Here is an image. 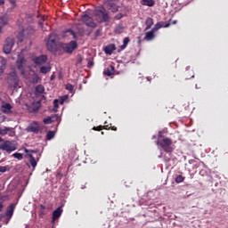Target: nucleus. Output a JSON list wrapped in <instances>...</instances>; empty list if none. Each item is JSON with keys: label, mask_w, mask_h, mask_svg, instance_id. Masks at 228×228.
<instances>
[{"label": "nucleus", "mask_w": 228, "mask_h": 228, "mask_svg": "<svg viewBox=\"0 0 228 228\" xmlns=\"http://www.w3.org/2000/svg\"><path fill=\"white\" fill-rule=\"evenodd\" d=\"M157 145L161 147L164 152L170 154V152H174V145L172 139L168 137H165L164 135L159 134L157 140Z\"/></svg>", "instance_id": "1"}, {"label": "nucleus", "mask_w": 228, "mask_h": 228, "mask_svg": "<svg viewBox=\"0 0 228 228\" xmlns=\"http://www.w3.org/2000/svg\"><path fill=\"white\" fill-rule=\"evenodd\" d=\"M94 15L96 21L100 24L102 22H110V14L106 12L104 7H99L94 10Z\"/></svg>", "instance_id": "2"}, {"label": "nucleus", "mask_w": 228, "mask_h": 228, "mask_svg": "<svg viewBox=\"0 0 228 228\" xmlns=\"http://www.w3.org/2000/svg\"><path fill=\"white\" fill-rule=\"evenodd\" d=\"M16 150L17 147H15V144L12 141H4L0 144V151H4V152H7V154H10Z\"/></svg>", "instance_id": "3"}, {"label": "nucleus", "mask_w": 228, "mask_h": 228, "mask_svg": "<svg viewBox=\"0 0 228 228\" xmlns=\"http://www.w3.org/2000/svg\"><path fill=\"white\" fill-rule=\"evenodd\" d=\"M56 40H58V36L54 33H51L46 43L48 51H56Z\"/></svg>", "instance_id": "4"}, {"label": "nucleus", "mask_w": 228, "mask_h": 228, "mask_svg": "<svg viewBox=\"0 0 228 228\" xmlns=\"http://www.w3.org/2000/svg\"><path fill=\"white\" fill-rule=\"evenodd\" d=\"M7 83L13 88H17V86H19V77H17V73H15V71L8 74Z\"/></svg>", "instance_id": "5"}, {"label": "nucleus", "mask_w": 228, "mask_h": 228, "mask_svg": "<svg viewBox=\"0 0 228 228\" xmlns=\"http://www.w3.org/2000/svg\"><path fill=\"white\" fill-rule=\"evenodd\" d=\"M61 47L63 51H65V53H68L69 54H72V53H74V51L77 49V42L70 41L69 43L62 44Z\"/></svg>", "instance_id": "6"}, {"label": "nucleus", "mask_w": 228, "mask_h": 228, "mask_svg": "<svg viewBox=\"0 0 228 228\" xmlns=\"http://www.w3.org/2000/svg\"><path fill=\"white\" fill-rule=\"evenodd\" d=\"M13 45H15L13 38L7 37L4 45V53L5 54H10V53H12V49H13Z\"/></svg>", "instance_id": "7"}, {"label": "nucleus", "mask_w": 228, "mask_h": 228, "mask_svg": "<svg viewBox=\"0 0 228 228\" xmlns=\"http://www.w3.org/2000/svg\"><path fill=\"white\" fill-rule=\"evenodd\" d=\"M82 22L89 28H97V23L94 21V19L88 14L82 16Z\"/></svg>", "instance_id": "8"}, {"label": "nucleus", "mask_w": 228, "mask_h": 228, "mask_svg": "<svg viewBox=\"0 0 228 228\" xmlns=\"http://www.w3.org/2000/svg\"><path fill=\"white\" fill-rule=\"evenodd\" d=\"M28 133H34L35 134H38L40 133V126L38 122L34 121L27 127Z\"/></svg>", "instance_id": "9"}, {"label": "nucleus", "mask_w": 228, "mask_h": 228, "mask_svg": "<svg viewBox=\"0 0 228 228\" xmlns=\"http://www.w3.org/2000/svg\"><path fill=\"white\" fill-rule=\"evenodd\" d=\"M16 63L18 70L20 72L22 76H24L26 74V68L24 67V63H26V59L20 58L16 61Z\"/></svg>", "instance_id": "10"}, {"label": "nucleus", "mask_w": 228, "mask_h": 228, "mask_svg": "<svg viewBox=\"0 0 228 228\" xmlns=\"http://www.w3.org/2000/svg\"><path fill=\"white\" fill-rule=\"evenodd\" d=\"M32 61H34L36 65H44V63L47 61V55H40L37 57H34L32 59Z\"/></svg>", "instance_id": "11"}, {"label": "nucleus", "mask_w": 228, "mask_h": 228, "mask_svg": "<svg viewBox=\"0 0 228 228\" xmlns=\"http://www.w3.org/2000/svg\"><path fill=\"white\" fill-rule=\"evenodd\" d=\"M61 213H63V207H58L53 213V222H56L60 216H61Z\"/></svg>", "instance_id": "12"}, {"label": "nucleus", "mask_w": 228, "mask_h": 228, "mask_svg": "<svg viewBox=\"0 0 228 228\" xmlns=\"http://www.w3.org/2000/svg\"><path fill=\"white\" fill-rule=\"evenodd\" d=\"M102 129H111V131H117V126H111V125H104L93 127V131H102Z\"/></svg>", "instance_id": "13"}, {"label": "nucleus", "mask_w": 228, "mask_h": 228, "mask_svg": "<svg viewBox=\"0 0 228 228\" xmlns=\"http://www.w3.org/2000/svg\"><path fill=\"white\" fill-rule=\"evenodd\" d=\"M170 24L171 23H165L163 21H160L158 22L151 30L156 33V31H158V29H161V28H170Z\"/></svg>", "instance_id": "14"}, {"label": "nucleus", "mask_w": 228, "mask_h": 228, "mask_svg": "<svg viewBox=\"0 0 228 228\" xmlns=\"http://www.w3.org/2000/svg\"><path fill=\"white\" fill-rule=\"evenodd\" d=\"M116 50H117V46L115 45V44H110V45L105 46L104 53H105V54L111 55V54H113V51H116Z\"/></svg>", "instance_id": "15"}, {"label": "nucleus", "mask_w": 228, "mask_h": 228, "mask_svg": "<svg viewBox=\"0 0 228 228\" xmlns=\"http://www.w3.org/2000/svg\"><path fill=\"white\" fill-rule=\"evenodd\" d=\"M12 106L10 103H5L4 105H2L1 107V110L3 111V113H5L6 115H10V113H12Z\"/></svg>", "instance_id": "16"}, {"label": "nucleus", "mask_w": 228, "mask_h": 228, "mask_svg": "<svg viewBox=\"0 0 228 228\" xmlns=\"http://www.w3.org/2000/svg\"><path fill=\"white\" fill-rule=\"evenodd\" d=\"M154 33L155 32L152 29L149 32H146L144 40H146V42H151V41L154 40V38H156V34H154Z\"/></svg>", "instance_id": "17"}, {"label": "nucleus", "mask_w": 228, "mask_h": 228, "mask_svg": "<svg viewBox=\"0 0 228 228\" xmlns=\"http://www.w3.org/2000/svg\"><path fill=\"white\" fill-rule=\"evenodd\" d=\"M10 136H13L15 134V132L13 131V128L11 127H4V128H0V134L3 136L6 135L7 133H10Z\"/></svg>", "instance_id": "18"}, {"label": "nucleus", "mask_w": 228, "mask_h": 228, "mask_svg": "<svg viewBox=\"0 0 228 228\" xmlns=\"http://www.w3.org/2000/svg\"><path fill=\"white\" fill-rule=\"evenodd\" d=\"M28 156L29 158V160H28L29 164H27V165H28V167H29V165H30L32 167V170H35V168H37V159L31 154H28Z\"/></svg>", "instance_id": "19"}, {"label": "nucleus", "mask_w": 228, "mask_h": 228, "mask_svg": "<svg viewBox=\"0 0 228 228\" xmlns=\"http://www.w3.org/2000/svg\"><path fill=\"white\" fill-rule=\"evenodd\" d=\"M14 209H15V207L13 206V203H12L7 208V210L5 213L6 216H8L9 218H12V216H13Z\"/></svg>", "instance_id": "20"}, {"label": "nucleus", "mask_w": 228, "mask_h": 228, "mask_svg": "<svg viewBox=\"0 0 228 228\" xmlns=\"http://www.w3.org/2000/svg\"><path fill=\"white\" fill-rule=\"evenodd\" d=\"M141 4H142V6L152 7L156 4V2L154 0H141Z\"/></svg>", "instance_id": "21"}, {"label": "nucleus", "mask_w": 228, "mask_h": 228, "mask_svg": "<svg viewBox=\"0 0 228 228\" xmlns=\"http://www.w3.org/2000/svg\"><path fill=\"white\" fill-rule=\"evenodd\" d=\"M64 37H71V38H77V36L76 35V32L72 29H67L64 32Z\"/></svg>", "instance_id": "22"}, {"label": "nucleus", "mask_w": 228, "mask_h": 228, "mask_svg": "<svg viewBox=\"0 0 228 228\" xmlns=\"http://www.w3.org/2000/svg\"><path fill=\"white\" fill-rule=\"evenodd\" d=\"M146 28L145 30L151 29L152 28V25L154 24V20L152 18H147L145 20Z\"/></svg>", "instance_id": "23"}, {"label": "nucleus", "mask_w": 228, "mask_h": 228, "mask_svg": "<svg viewBox=\"0 0 228 228\" xmlns=\"http://www.w3.org/2000/svg\"><path fill=\"white\" fill-rule=\"evenodd\" d=\"M109 10H110L112 13H117V12H118V6H117V4H115L114 3H110Z\"/></svg>", "instance_id": "24"}, {"label": "nucleus", "mask_w": 228, "mask_h": 228, "mask_svg": "<svg viewBox=\"0 0 228 228\" xmlns=\"http://www.w3.org/2000/svg\"><path fill=\"white\" fill-rule=\"evenodd\" d=\"M41 74H47V72H51V67L50 66H42L40 68Z\"/></svg>", "instance_id": "25"}, {"label": "nucleus", "mask_w": 228, "mask_h": 228, "mask_svg": "<svg viewBox=\"0 0 228 228\" xmlns=\"http://www.w3.org/2000/svg\"><path fill=\"white\" fill-rule=\"evenodd\" d=\"M44 92H45V89L44 88V86L38 85V86H36V94H44Z\"/></svg>", "instance_id": "26"}, {"label": "nucleus", "mask_w": 228, "mask_h": 228, "mask_svg": "<svg viewBox=\"0 0 228 228\" xmlns=\"http://www.w3.org/2000/svg\"><path fill=\"white\" fill-rule=\"evenodd\" d=\"M0 24H2V26H6V24H8V17H6V15L0 17Z\"/></svg>", "instance_id": "27"}, {"label": "nucleus", "mask_w": 228, "mask_h": 228, "mask_svg": "<svg viewBox=\"0 0 228 228\" xmlns=\"http://www.w3.org/2000/svg\"><path fill=\"white\" fill-rule=\"evenodd\" d=\"M60 102L58 101V99H55L54 101H53V111L54 112V113H56L57 111H58V108H60Z\"/></svg>", "instance_id": "28"}, {"label": "nucleus", "mask_w": 228, "mask_h": 228, "mask_svg": "<svg viewBox=\"0 0 228 228\" xmlns=\"http://www.w3.org/2000/svg\"><path fill=\"white\" fill-rule=\"evenodd\" d=\"M163 158L165 163H170V160L172 159V152L167 153V155H164Z\"/></svg>", "instance_id": "29"}, {"label": "nucleus", "mask_w": 228, "mask_h": 228, "mask_svg": "<svg viewBox=\"0 0 228 228\" xmlns=\"http://www.w3.org/2000/svg\"><path fill=\"white\" fill-rule=\"evenodd\" d=\"M55 133L54 131H49L46 134V140H53V138H54Z\"/></svg>", "instance_id": "30"}, {"label": "nucleus", "mask_w": 228, "mask_h": 228, "mask_svg": "<svg viewBox=\"0 0 228 228\" xmlns=\"http://www.w3.org/2000/svg\"><path fill=\"white\" fill-rule=\"evenodd\" d=\"M66 90H68V92L70 94H74V86H72V84H67Z\"/></svg>", "instance_id": "31"}, {"label": "nucleus", "mask_w": 228, "mask_h": 228, "mask_svg": "<svg viewBox=\"0 0 228 228\" xmlns=\"http://www.w3.org/2000/svg\"><path fill=\"white\" fill-rule=\"evenodd\" d=\"M50 118L52 122H58V120H60V116H58V114H54L50 116Z\"/></svg>", "instance_id": "32"}, {"label": "nucleus", "mask_w": 228, "mask_h": 228, "mask_svg": "<svg viewBox=\"0 0 228 228\" xmlns=\"http://www.w3.org/2000/svg\"><path fill=\"white\" fill-rule=\"evenodd\" d=\"M12 157L15 158L16 159H19V160H20L24 158L22 153H19V152H16L14 154H12Z\"/></svg>", "instance_id": "33"}, {"label": "nucleus", "mask_w": 228, "mask_h": 228, "mask_svg": "<svg viewBox=\"0 0 228 228\" xmlns=\"http://www.w3.org/2000/svg\"><path fill=\"white\" fill-rule=\"evenodd\" d=\"M175 183H183L184 181V176L179 175L175 177Z\"/></svg>", "instance_id": "34"}, {"label": "nucleus", "mask_w": 228, "mask_h": 228, "mask_svg": "<svg viewBox=\"0 0 228 228\" xmlns=\"http://www.w3.org/2000/svg\"><path fill=\"white\" fill-rule=\"evenodd\" d=\"M123 31H124V28L121 27V26H118V27H116V28H115V33H116L117 35H120V33H122Z\"/></svg>", "instance_id": "35"}, {"label": "nucleus", "mask_w": 228, "mask_h": 228, "mask_svg": "<svg viewBox=\"0 0 228 228\" xmlns=\"http://www.w3.org/2000/svg\"><path fill=\"white\" fill-rule=\"evenodd\" d=\"M43 122H44V124H46V125H48V124H53V121H52V119H51V116L48 117V118H45V119L43 120Z\"/></svg>", "instance_id": "36"}, {"label": "nucleus", "mask_w": 228, "mask_h": 228, "mask_svg": "<svg viewBox=\"0 0 228 228\" xmlns=\"http://www.w3.org/2000/svg\"><path fill=\"white\" fill-rule=\"evenodd\" d=\"M18 39L20 42H22L24 40V32H20L18 35Z\"/></svg>", "instance_id": "37"}, {"label": "nucleus", "mask_w": 228, "mask_h": 228, "mask_svg": "<svg viewBox=\"0 0 228 228\" xmlns=\"http://www.w3.org/2000/svg\"><path fill=\"white\" fill-rule=\"evenodd\" d=\"M122 17H124V14H122V13H118V14L114 17V19H115V20H120V19H122Z\"/></svg>", "instance_id": "38"}, {"label": "nucleus", "mask_w": 228, "mask_h": 228, "mask_svg": "<svg viewBox=\"0 0 228 228\" xmlns=\"http://www.w3.org/2000/svg\"><path fill=\"white\" fill-rule=\"evenodd\" d=\"M6 170H8V167L0 166V172L2 174H4V172H6Z\"/></svg>", "instance_id": "39"}, {"label": "nucleus", "mask_w": 228, "mask_h": 228, "mask_svg": "<svg viewBox=\"0 0 228 228\" xmlns=\"http://www.w3.org/2000/svg\"><path fill=\"white\" fill-rule=\"evenodd\" d=\"M103 74H105V76H111V70H110V69H107L105 71H103Z\"/></svg>", "instance_id": "40"}, {"label": "nucleus", "mask_w": 228, "mask_h": 228, "mask_svg": "<svg viewBox=\"0 0 228 228\" xmlns=\"http://www.w3.org/2000/svg\"><path fill=\"white\" fill-rule=\"evenodd\" d=\"M129 42H130L129 37H125L124 40H123V44H124L125 45H127V44H129Z\"/></svg>", "instance_id": "41"}, {"label": "nucleus", "mask_w": 228, "mask_h": 228, "mask_svg": "<svg viewBox=\"0 0 228 228\" xmlns=\"http://www.w3.org/2000/svg\"><path fill=\"white\" fill-rule=\"evenodd\" d=\"M95 37H101V29H97L94 33Z\"/></svg>", "instance_id": "42"}, {"label": "nucleus", "mask_w": 228, "mask_h": 228, "mask_svg": "<svg viewBox=\"0 0 228 228\" xmlns=\"http://www.w3.org/2000/svg\"><path fill=\"white\" fill-rule=\"evenodd\" d=\"M168 24H170V26H172V24H177V20H170Z\"/></svg>", "instance_id": "43"}, {"label": "nucleus", "mask_w": 228, "mask_h": 228, "mask_svg": "<svg viewBox=\"0 0 228 228\" xmlns=\"http://www.w3.org/2000/svg\"><path fill=\"white\" fill-rule=\"evenodd\" d=\"M4 207V205H3V203H0V212L3 211Z\"/></svg>", "instance_id": "44"}, {"label": "nucleus", "mask_w": 228, "mask_h": 228, "mask_svg": "<svg viewBox=\"0 0 228 228\" xmlns=\"http://www.w3.org/2000/svg\"><path fill=\"white\" fill-rule=\"evenodd\" d=\"M4 4V0H0V6H3Z\"/></svg>", "instance_id": "45"}, {"label": "nucleus", "mask_w": 228, "mask_h": 228, "mask_svg": "<svg viewBox=\"0 0 228 228\" xmlns=\"http://www.w3.org/2000/svg\"><path fill=\"white\" fill-rule=\"evenodd\" d=\"M93 65H94V62H92V61H89V62H88V66H89V67H93Z\"/></svg>", "instance_id": "46"}, {"label": "nucleus", "mask_w": 228, "mask_h": 228, "mask_svg": "<svg viewBox=\"0 0 228 228\" xmlns=\"http://www.w3.org/2000/svg\"><path fill=\"white\" fill-rule=\"evenodd\" d=\"M126 47H127V45H125L124 44L121 45V49H126Z\"/></svg>", "instance_id": "47"}, {"label": "nucleus", "mask_w": 228, "mask_h": 228, "mask_svg": "<svg viewBox=\"0 0 228 228\" xmlns=\"http://www.w3.org/2000/svg\"><path fill=\"white\" fill-rule=\"evenodd\" d=\"M33 111H38V106L33 109Z\"/></svg>", "instance_id": "48"}, {"label": "nucleus", "mask_w": 228, "mask_h": 228, "mask_svg": "<svg viewBox=\"0 0 228 228\" xmlns=\"http://www.w3.org/2000/svg\"><path fill=\"white\" fill-rule=\"evenodd\" d=\"M0 33H3V27L0 26Z\"/></svg>", "instance_id": "49"}, {"label": "nucleus", "mask_w": 228, "mask_h": 228, "mask_svg": "<svg viewBox=\"0 0 228 228\" xmlns=\"http://www.w3.org/2000/svg\"><path fill=\"white\" fill-rule=\"evenodd\" d=\"M42 209H45V207L44 205H41Z\"/></svg>", "instance_id": "50"}, {"label": "nucleus", "mask_w": 228, "mask_h": 228, "mask_svg": "<svg viewBox=\"0 0 228 228\" xmlns=\"http://www.w3.org/2000/svg\"><path fill=\"white\" fill-rule=\"evenodd\" d=\"M25 152H29V150H28V149H25Z\"/></svg>", "instance_id": "51"}, {"label": "nucleus", "mask_w": 228, "mask_h": 228, "mask_svg": "<svg viewBox=\"0 0 228 228\" xmlns=\"http://www.w3.org/2000/svg\"><path fill=\"white\" fill-rule=\"evenodd\" d=\"M61 104H63V100L61 101Z\"/></svg>", "instance_id": "52"}, {"label": "nucleus", "mask_w": 228, "mask_h": 228, "mask_svg": "<svg viewBox=\"0 0 228 228\" xmlns=\"http://www.w3.org/2000/svg\"><path fill=\"white\" fill-rule=\"evenodd\" d=\"M70 167H71V166H69L68 170H70Z\"/></svg>", "instance_id": "53"}, {"label": "nucleus", "mask_w": 228, "mask_h": 228, "mask_svg": "<svg viewBox=\"0 0 228 228\" xmlns=\"http://www.w3.org/2000/svg\"><path fill=\"white\" fill-rule=\"evenodd\" d=\"M30 152H35V151L32 150V151H30Z\"/></svg>", "instance_id": "54"}, {"label": "nucleus", "mask_w": 228, "mask_h": 228, "mask_svg": "<svg viewBox=\"0 0 228 228\" xmlns=\"http://www.w3.org/2000/svg\"><path fill=\"white\" fill-rule=\"evenodd\" d=\"M191 77H195V76H194V75H192V76H191Z\"/></svg>", "instance_id": "55"}, {"label": "nucleus", "mask_w": 228, "mask_h": 228, "mask_svg": "<svg viewBox=\"0 0 228 228\" xmlns=\"http://www.w3.org/2000/svg\"><path fill=\"white\" fill-rule=\"evenodd\" d=\"M51 77H52V79H53V78L54 77V76H52Z\"/></svg>", "instance_id": "56"}, {"label": "nucleus", "mask_w": 228, "mask_h": 228, "mask_svg": "<svg viewBox=\"0 0 228 228\" xmlns=\"http://www.w3.org/2000/svg\"><path fill=\"white\" fill-rule=\"evenodd\" d=\"M0 156H1V151H0Z\"/></svg>", "instance_id": "57"}]
</instances>
